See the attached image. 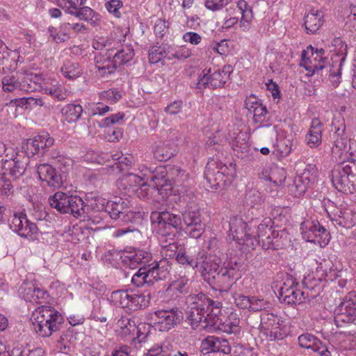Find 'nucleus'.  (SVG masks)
Wrapping results in <instances>:
<instances>
[{
    "mask_svg": "<svg viewBox=\"0 0 356 356\" xmlns=\"http://www.w3.org/2000/svg\"><path fill=\"white\" fill-rule=\"evenodd\" d=\"M323 13L312 9L305 17V26L308 33L317 32L323 23Z\"/></svg>",
    "mask_w": 356,
    "mask_h": 356,
    "instance_id": "obj_31",
    "label": "nucleus"
},
{
    "mask_svg": "<svg viewBox=\"0 0 356 356\" xmlns=\"http://www.w3.org/2000/svg\"><path fill=\"white\" fill-rule=\"evenodd\" d=\"M300 231L303 238L311 243L325 247L330 241V232L318 221L306 219L300 224Z\"/></svg>",
    "mask_w": 356,
    "mask_h": 356,
    "instance_id": "obj_13",
    "label": "nucleus"
},
{
    "mask_svg": "<svg viewBox=\"0 0 356 356\" xmlns=\"http://www.w3.org/2000/svg\"><path fill=\"white\" fill-rule=\"evenodd\" d=\"M332 346L327 343L323 341L317 337L312 342L311 346L308 347L307 350L309 353H313L318 356H332L331 350Z\"/></svg>",
    "mask_w": 356,
    "mask_h": 356,
    "instance_id": "obj_42",
    "label": "nucleus"
},
{
    "mask_svg": "<svg viewBox=\"0 0 356 356\" xmlns=\"http://www.w3.org/2000/svg\"><path fill=\"white\" fill-rule=\"evenodd\" d=\"M63 75L69 79H73L81 74L82 70L79 65L71 60H66L60 70Z\"/></svg>",
    "mask_w": 356,
    "mask_h": 356,
    "instance_id": "obj_50",
    "label": "nucleus"
},
{
    "mask_svg": "<svg viewBox=\"0 0 356 356\" xmlns=\"http://www.w3.org/2000/svg\"><path fill=\"white\" fill-rule=\"evenodd\" d=\"M213 353H221L226 355L229 354L231 353V347L228 341L225 339L215 337Z\"/></svg>",
    "mask_w": 356,
    "mask_h": 356,
    "instance_id": "obj_63",
    "label": "nucleus"
},
{
    "mask_svg": "<svg viewBox=\"0 0 356 356\" xmlns=\"http://www.w3.org/2000/svg\"><path fill=\"white\" fill-rule=\"evenodd\" d=\"M332 182L339 191L353 193L356 189V160L337 164L332 171Z\"/></svg>",
    "mask_w": 356,
    "mask_h": 356,
    "instance_id": "obj_4",
    "label": "nucleus"
},
{
    "mask_svg": "<svg viewBox=\"0 0 356 356\" xmlns=\"http://www.w3.org/2000/svg\"><path fill=\"white\" fill-rule=\"evenodd\" d=\"M137 172H131L123 175L118 181V185L135 193L138 197L145 199L148 197L149 188L156 189L162 193L171 190V182L165 178V171L160 169L153 172L144 165L138 167Z\"/></svg>",
    "mask_w": 356,
    "mask_h": 356,
    "instance_id": "obj_1",
    "label": "nucleus"
},
{
    "mask_svg": "<svg viewBox=\"0 0 356 356\" xmlns=\"http://www.w3.org/2000/svg\"><path fill=\"white\" fill-rule=\"evenodd\" d=\"M322 267L318 266L316 271L308 273L305 275L302 284L306 289L314 291L316 294H318L324 286L325 277Z\"/></svg>",
    "mask_w": 356,
    "mask_h": 356,
    "instance_id": "obj_28",
    "label": "nucleus"
},
{
    "mask_svg": "<svg viewBox=\"0 0 356 356\" xmlns=\"http://www.w3.org/2000/svg\"><path fill=\"white\" fill-rule=\"evenodd\" d=\"M215 166L216 163L213 162H209L207 163L204 170V177L211 184V187L218 188L220 186V182L212 184V181H216L217 179H220L224 172L220 170L215 172Z\"/></svg>",
    "mask_w": 356,
    "mask_h": 356,
    "instance_id": "obj_49",
    "label": "nucleus"
},
{
    "mask_svg": "<svg viewBox=\"0 0 356 356\" xmlns=\"http://www.w3.org/2000/svg\"><path fill=\"white\" fill-rule=\"evenodd\" d=\"M218 272L212 275L211 284L216 285L220 291L227 292L234 282L241 277V266L236 261H229L224 264Z\"/></svg>",
    "mask_w": 356,
    "mask_h": 356,
    "instance_id": "obj_11",
    "label": "nucleus"
},
{
    "mask_svg": "<svg viewBox=\"0 0 356 356\" xmlns=\"http://www.w3.org/2000/svg\"><path fill=\"white\" fill-rule=\"evenodd\" d=\"M61 113L68 122H76L81 117L83 108L80 104H68L63 107Z\"/></svg>",
    "mask_w": 356,
    "mask_h": 356,
    "instance_id": "obj_40",
    "label": "nucleus"
},
{
    "mask_svg": "<svg viewBox=\"0 0 356 356\" xmlns=\"http://www.w3.org/2000/svg\"><path fill=\"white\" fill-rule=\"evenodd\" d=\"M218 323L213 325V327L229 334L238 331L239 319L236 317V314H231L225 321H223L220 313L218 315Z\"/></svg>",
    "mask_w": 356,
    "mask_h": 356,
    "instance_id": "obj_37",
    "label": "nucleus"
},
{
    "mask_svg": "<svg viewBox=\"0 0 356 356\" xmlns=\"http://www.w3.org/2000/svg\"><path fill=\"white\" fill-rule=\"evenodd\" d=\"M286 172L284 168L276 165L271 167L268 179L276 186L283 184L286 179Z\"/></svg>",
    "mask_w": 356,
    "mask_h": 356,
    "instance_id": "obj_53",
    "label": "nucleus"
},
{
    "mask_svg": "<svg viewBox=\"0 0 356 356\" xmlns=\"http://www.w3.org/2000/svg\"><path fill=\"white\" fill-rule=\"evenodd\" d=\"M181 215L183 230L191 238H200L205 229L200 209L196 206L188 205Z\"/></svg>",
    "mask_w": 356,
    "mask_h": 356,
    "instance_id": "obj_14",
    "label": "nucleus"
},
{
    "mask_svg": "<svg viewBox=\"0 0 356 356\" xmlns=\"http://www.w3.org/2000/svg\"><path fill=\"white\" fill-rule=\"evenodd\" d=\"M189 279L184 276H179L175 280L172 281L168 286L166 291L170 294V293H175L176 296L188 292L189 287Z\"/></svg>",
    "mask_w": 356,
    "mask_h": 356,
    "instance_id": "obj_41",
    "label": "nucleus"
},
{
    "mask_svg": "<svg viewBox=\"0 0 356 356\" xmlns=\"http://www.w3.org/2000/svg\"><path fill=\"white\" fill-rule=\"evenodd\" d=\"M298 282L292 277H287L280 290L282 300L288 304H300L305 299L304 292L297 289Z\"/></svg>",
    "mask_w": 356,
    "mask_h": 356,
    "instance_id": "obj_23",
    "label": "nucleus"
},
{
    "mask_svg": "<svg viewBox=\"0 0 356 356\" xmlns=\"http://www.w3.org/2000/svg\"><path fill=\"white\" fill-rule=\"evenodd\" d=\"M144 356H190L185 351H176L172 349V345L165 341L161 345H156L150 348Z\"/></svg>",
    "mask_w": 356,
    "mask_h": 356,
    "instance_id": "obj_32",
    "label": "nucleus"
},
{
    "mask_svg": "<svg viewBox=\"0 0 356 356\" xmlns=\"http://www.w3.org/2000/svg\"><path fill=\"white\" fill-rule=\"evenodd\" d=\"M35 143H38L40 149L49 147L54 144V139L47 132H42L34 138Z\"/></svg>",
    "mask_w": 356,
    "mask_h": 356,
    "instance_id": "obj_64",
    "label": "nucleus"
},
{
    "mask_svg": "<svg viewBox=\"0 0 356 356\" xmlns=\"http://www.w3.org/2000/svg\"><path fill=\"white\" fill-rule=\"evenodd\" d=\"M117 50V52L113 56L117 67L128 63L134 56V49L130 45H123L120 50H118V48Z\"/></svg>",
    "mask_w": 356,
    "mask_h": 356,
    "instance_id": "obj_44",
    "label": "nucleus"
},
{
    "mask_svg": "<svg viewBox=\"0 0 356 356\" xmlns=\"http://www.w3.org/2000/svg\"><path fill=\"white\" fill-rule=\"evenodd\" d=\"M0 150H6L3 144L0 143ZM6 151L5 159L0 164L1 170H3L6 176L17 179L24 175L29 159L23 152H15L13 149H6Z\"/></svg>",
    "mask_w": 356,
    "mask_h": 356,
    "instance_id": "obj_8",
    "label": "nucleus"
},
{
    "mask_svg": "<svg viewBox=\"0 0 356 356\" xmlns=\"http://www.w3.org/2000/svg\"><path fill=\"white\" fill-rule=\"evenodd\" d=\"M67 213H70L74 217H81L85 213L84 202L83 200L77 195H70L67 194Z\"/></svg>",
    "mask_w": 356,
    "mask_h": 356,
    "instance_id": "obj_38",
    "label": "nucleus"
},
{
    "mask_svg": "<svg viewBox=\"0 0 356 356\" xmlns=\"http://www.w3.org/2000/svg\"><path fill=\"white\" fill-rule=\"evenodd\" d=\"M187 318L193 328H206L218 321L222 304L211 300L203 293L190 296L187 298Z\"/></svg>",
    "mask_w": 356,
    "mask_h": 356,
    "instance_id": "obj_2",
    "label": "nucleus"
},
{
    "mask_svg": "<svg viewBox=\"0 0 356 356\" xmlns=\"http://www.w3.org/2000/svg\"><path fill=\"white\" fill-rule=\"evenodd\" d=\"M150 325L145 323H140L136 325L135 336L132 337V339L137 340L138 343L145 341L150 332Z\"/></svg>",
    "mask_w": 356,
    "mask_h": 356,
    "instance_id": "obj_60",
    "label": "nucleus"
},
{
    "mask_svg": "<svg viewBox=\"0 0 356 356\" xmlns=\"http://www.w3.org/2000/svg\"><path fill=\"white\" fill-rule=\"evenodd\" d=\"M232 72L233 67L230 65H225L222 69L205 68L199 76L197 86L200 89L221 88L229 79Z\"/></svg>",
    "mask_w": 356,
    "mask_h": 356,
    "instance_id": "obj_10",
    "label": "nucleus"
},
{
    "mask_svg": "<svg viewBox=\"0 0 356 356\" xmlns=\"http://www.w3.org/2000/svg\"><path fill=\"white\" fill-rule=\"evenodd\" d=\"M171 175L173 176L174 184L177 186H185L188 179V173L179 166H175L171 169Z\"/></svg>",
    "mask_w": 356,
    "mask_h": 356,
    "instance_id": "obj_56",
    "label": "nucleus"
},
{
    "mask_svg": "<svg viewBox=\"0 0 356 356\" xmlns=\"http://www.w3.org/2000/svg\"><path fill=\"white\" fill-rule=\"evenodd\" d=\"M154 157L159 161H165L173 156L175 149L165 143H160L153 147Z\"/></svg>",
    "mask_w": 356,
    "mask_h": 356,
    "instance_id": "obj_47",
    "label": "nucleus"
},
{
    "mask_svg": "<svg viewBox=\"0 0 356 356\" xmlns=\"http://www.w3.org/2000/svg\"><path fill=\"white\" fill-rule=\"evenodd\" d=\"M28 79L37 85V90H41L59 101L65 100L69 95L68 90L61 83L50 77L36 74H31Z\"/></svg>",
    "mask_w": 356,
    "mask_h": 356,
    "instance_id": "obj_15",
    "label": "nucleus"
},
{
    "mask_svg": "<svg viewBox=\"0 0 356 356\" xmlns=\"http://www.w3.org/2000/svg\"><path fill=\"white\" fill-rule=\"evenodd\" d=\"M37 172L40 179L47 182L49 186L58 188L60 186L61 177L51 165L40 164L38 166Z\"/></svg>",
    "mask_w": 356,
    "mask_h": 356,
    "instance_id": "obj_30",
    "label": "nucleus"
},
{
    "mask_svg": "<svg viewBox=\"0 0 356 356\" xmlns=\"http://www.w3.org/2000/svg\"><path fill=\"white\" fill-rule=\"evenodd\" d=\"M247 108L253 112V120L258 124V127H269L270 125V115L266 106L258 102L254 97H250L245 101Z\"/></svg>",
    "mask_w": 356,
    "mask_h": 356,
    "instance_id": "obj_24",
    "label": "nucleus"
},
{
    "mask_svg": "<svg viewBox=\"0 0 356 356\" xmlns=\"http://www.w3.org/2000/svg\"><path fill=\"white\" fill-rule=\"evenodd\" d=\"M351 214L350 208H345L341 209L337 215H335L332 220L341 227L350 228L353 227V224L350 222Z\"/></svg>",
    "mask_w": 356,
    "mask_h": 356,
    "instance_id": "obj_52",
    "label": "nucleus"
},
{
    "mask_svg": "<svg viewBox=\"0 0 356 356\" xmlns=\"http://www.w3.org/2000/svg\"><path fill=\"white\" fill-rule=\"evenodd\" d=\"M309 186L308 181H304L300 178L296 177L293 184L290 186V191L294 196L300 197L306 192Z\"/></svg>",
    "mask_w": 356,
    "mask_h": 356,
    "instance_id": "obj_59",
    "label": "nucleus"
},
{
    "mask_svg": "<svg viewBox=\"0 0 356 356\" xmlns=\"http://www.w3.org/2000/svg\"><path fill=\"white\" fill-rule=\"evenodd\" d=\"M322 123L317 119H313L308 134L306 135L307 143L310 147H316L321 143Z\"/></svg>",
    "mask_w": 356,
    "mask_h": 356,
    "instance_id": "obj_35",
    "label": "nucleus"
},
{
    "mask_svg": "<svg viewBox=\"0 0 356 356\" xmlns=\"http://www.w3.org/2000/svg\"><path fill=\"white\" fill-rule=\"evenodd\" d=\"M120 46L119 42H116L113 40H110L104 37H97L92 42V47L96 50H102L106 49L109 53L117 49Z\"/></svg>",
    "mask_w": 356,
    "mask_h": 356,
    "instance_id": "obj_48",
    "label": "nucleus"
},
{
    "mask_svg": "<svg viewBox=\"0 0 356 356\" xmlns=\"http://www.w3.org/2000/svg\"><path fill=\"white\" fill-rule=\"evenodd\" d=\"M31 74H36V73H26L20 81L18 76L14 74H8L2 79V88L4 92H13L15 90H21L26 92H31L37 90L38 86L34 82H30L28 79Z\"/></svg>",
    "mask_w": 356,
    "mask_h": 356,
    "instance_id": "obj_21",
    "label": "nucleus"
},
{
    "mask_svg": "<svg viewBox=\"0 0 356 356\" xmlns=\"http://www.w3.org/2000/svg\"><path fill=\"white\" fill-rule=\"evenodd\" d=\"M111 56H113V54L111 52L108 53L107 58H103L101 56L95 57V66L102 76H106L113 73L118 67L115 62H114V58H113L112 60L110 59Z\"/></svg>",
    "mask_w": 356,
    "mask_h": 356,
    "instance_id": "obj_39",
    "label": "nucleus"
},
{
    "mask_svg": "<svg viewBox=\"0 0 356 356\" xmlns=\"http://www.w3.org/2000/svg\"><path fill=\"white\" fill-rule=\"evenodd\" d=\"M198 268L204 280L210 283L212 282V275L218 272L219 265L216 261H212L211 257L204 254L203 259L199 260Z\"/></svg>",
    "mask_w": 356,
    "mask_h": 356,
    "instance_id": "obj_36",
    "label": "nucleus"
},
{
    "mask_svg": "<svg viewBox=\"0 0 356 356\" xmlns=\"http://www.w3.org/2000/svg\"><path fill=\"white\" fill-rule=\"evenodd\" d=\"M121 258L125 265L136 268L138 265L147 263L151 259V254L143 250L131 249L124 252Z\"/></svg>",
    "mask_w": 356,
    "mask_h": 356,
    "instance_id": "obj_27",
    "label": "nucleus"
},
{
    "mask_svg": "<svg viewBox=\"0 0 356 356\" xmlns=\"http://www.w3.org/2000/svg\"><path fill=\"white\" fill-rule=\"evenodd\" d=\"M234 301L239 308L248 309L253 312L261 311L267 306V302L263 298L255 296L249 297L242 294L236 295L234 297Z\"/></svg>",
    "mask_w": 356,
    "mask_h": 356,
    "instance_id": "obj_29",
    "label": "nucleus"
},
{
    "mask_svg": "<svg viewBox=\"0 0 356 356\" xmlns=\"http://www.w3.org/2000/svg\"><path fill=\"white\" fill-rule=\"evenodd\" d=\"M204 253L199 252L195 258L188 255L185 252L179 251L175 257L176 261L185 267H191L193 268H198L199 260L202 259Z\"/></svg>",
    "mask_w": 356,
    "mask_h": 356,
    "instance_id": "obj_45",
    "label": "nucleus"
},
{
    "mask_svg": "<svg viewBox=\"0 0 356 356\" xmlns=\"http://www.w3.org/2000/svg\"><path fill=\"white\" fill-rule=\"evenodd\" d=\"M166 272L161 270L159 264H151L140 267L132 276L131 282L137 287H141L145 284H152L155 281L165 277Z\"/></svg>",
    "mask_w": 356,
    "mask_h": 356,
    "instance_id": "obj_17",
    "label": "nucleus"
},
{
    "mask_svg": "<svg viewBox=\"0 0 356 356\" xmlns=\"http://www.w3.org/2000/svg\"><path fill=\"white\" fill-rule=\"evenodd\" d=\"M154 231L161 236L175 235V230H183L180 216L170 211L154 212L151 216Z\"/></svg>",
    "mask_w": 356,
    "mask_h": 356,
    "instance_id": "obj_7",
    "label": "nucleus"
},
{
    "mask_svg": "<svg viewBox=\"0 0 356 356\" xmlns=\"http://www.w3.org/2000/svg\"><path fill=\"white\" fill-rule=\"evenodd\" d=\"M99 96L100 100L106 101L111 104L116 103L122 97L120 92L115 89H110L101 92Z\"/></svg>",
    "mask_w": 356,
    "mask_h": 356,
    "instance_id": "obj_62",
    "label": "nucleus"
},
{
    "mask_svg": "<svg viewBox=\"0 0 356 356\" xmlns=\"http://www.w3.org/2000/svg\"><path fill=\"white\" fill-rule=\"evenodd\" d=\"M322 267L324 273L325 282L333 281L341 276V268L331 261H325L318 266Z\"/></svg>",
    "mask_w": 356,
    "mask_h": 356,
    "instance_id": "obj_46",
    "label": "nucleus"
},
{
    "mask_svg": "<svg viewBox=\"0 0 356 356\" xmlns=\"http://www.w3.org/2000/svg\"><path fill=\"white\" fill-rule=\"evenodd\" d=\"M31 321L36 334L47 337L60 329L63 316L53 307L41 306L33 312Z\"/></svg>",
    "mask_w": 356,
    "mask_h": 356,
    "instance_id": "obj_3",
    "label": "nucleus"
},
{
    "mask_svg": "<svg viewBox=\"0 0 356 356\" xmlns=\"http://www.w3.org/2000/svg\"><path fill=\"white\" fill-rule=\"evenodd\" d=\"M76 339L70 330L63 332L56 343L58 352L68 354L74 348Z\"/></svg>",
    "mask_w": 356,
    "mask_h": 356,
    "instance_id": "obj_34",
    "label": "nucleus"
},
{
    "mask_svg": "<svg viewBox=\"0 0 356 356\" xmlns=\"http://www.w3.org/2000/svg\"><path fill=\"white\" fill-rule=\"evenodd\" d=\"M334 312L337 321L347 323L356 322V293L355 291L348 293Z\"/></svg>",
    "mask_w": 356,
    "mask_h": 356,
    "instance_id": "obj_20",
    "label": "nucleus"
},
{
    "mask_svg": "<svg viewBox=\"0 0 356 356\" xmlns=\"http://www.w3.org/2000/svg\"><path fill=\"white\" fill-rule=\"evenodd\" d=\"M110 300L114 305L131 312L147 307L149 305L150 297L149 294L134 293L128 290H118L112 292Z\"/></svg>",
    "mask_w": 356,
    "mask_h": 356,
    "instance_id": "obj_6",
    "label": "nucleus"
},
{
    "mask_svg": "<svg viewBox=\"0 0 356 356\" xmlns=\"http://www.w3.org/2000/svg\"><path fill=\"white\" fill-rule=\"evenodd\" d=\"M229 229L228 238L236 241L239 249L243 251L253 250L259 245V241L255 236L251 237L253 232L248 227L247 223L238 216H233L229 222Z\"/></svg>",
    "mask_w": 356,
    "mask_h": 356,
    "instance_id": "obj_5",
    "label": "nucleus"
},
{
    "mask_svg": "<svg viewBox=\"0 0 356 356\" xmlns=\"http://www.w3.org/2000/svg\"><path fill=\"white\" fill-rule=\"evenodd\" d=\"M317 173L316 165L310 163L305 166L303 172L298 176V177L300 178L304 181H308V184H310L316 181Z\"/></svg>",
    "mask_w": 356,
    "mask_h": 356,
    "instance_id": "obj_58",
    "label": "nucleus"
},
{
    "mask_svg": "<svg viewBox=\"0 0 356 356\" xmlns=\"http://www.w3.org/2000/svg\"><path fill=\"white\" fill-rule=\"evenodd\" d=\"M9 226L13 232L22 237L29 240H34L37 238L38 229L36 225L29 221L24 213H13L10 217Z\"/></svg>",
    "mask_w": 356,
    "mask_h": 356,
    "instance_id": "obj_18",
    "label": "nucleus"
},
{
    "mask_svg": "<svg viewBox=\"0 0 356 356\" xmlns=\"http://www.w3.org/2000/svg\"><path fill=\"white\" fill-rule=\"evenodd\" d=\"M260 327L261 332L270 341L282 340L289 333L286 323L272 313L264 312L261 314Z\"/></svg>",
    "mask_w": 356,
    "mask_h": 356,
    "instance_id": "obj_9",
    "label": "nucleus"
},
{
    "mask_svg": "<svg viewBox=\"0 0 356 356\" xmlns=\"http://www.w3.org/2000/svg\"><path fill=\"white\" fill-rule=\"evenodd\" d=\"M168 59L175 58L177 59H186L191 56V49L185 45L177 47L175 49L168 48Z\"/></svg>",
    "mask_w": 356,
    "mask_h": 356,
    "instance_id": "obj_57",
    "label": "nucleus"
},
{
    "mask_svg": "<svg viewBox=\"0 0 356 356\" xmlns=\"http://www.w3.org/2000/svg\"><path fill=\"white\" fill-rule=\"evenodd\" d=\"M323 49L314 51L312 47H308L302 53L300 66L303 67L309 74L312 75L318 73L325 67L326 58L324 56Z\"/></svg>",
    "mask_w": 356,
    "mask_h": 356,
    "instance_id": "obj_19",
    "label": "nucleus"
},
{
    "mask_svg": "<svg viewBox=\"0 0 356 356\" xmlns=\"http://www.w3.org/2000/svg\"><path fill=\"white\" fill-rule=\"evenodd\" d=\"M19 296L27 302L35 304L45 302L49 294L47 291L33 282H24L18 289Z\"/></svg>",
    "mask_w": 356,
    "mask_h": 356,
    "instance_id": "obj_22",
    "label": "nucleus"
},
{
    "mask_svg": "<svg viewBox=\"0 0 356 356\" xmlns=\"http://www.w3.org/2000/svg\"><path fill=\"white\" fill-rule=\"evenodd\" d=\"M152 319L155 330L168 332L182 321L183 313L177 307L159 309L152 314Z\"/></svg>",
    "mask_w": 356,
    "mask_h": 356,
    "instance_id": "obj_12",
    "label": "nucleus"
},
{
    "mask_svg": "<svg viewBox=\"0 0 356 356\" xmlns=\"http://www.w3.org/2000/svg\"><path fill=\"white\" fill-rule=\"evenodd\" d=\"M337 337L342 348L351 349L356 346V332H341Z\"/></svg>",
    "mask_w": 356,
    "mask_h": 356,
    "instance_id": "obj_51",
    "label": "nucleus"
},
{
    "mask_svg": "<svg viewBox=\"0 0 356 356\" xmlns=\"http://www.w3.org/2000/svg\"><path fill=\"white\" fill-rule=\"evenodd\" d=\"M232 145L234 150L245 152L248 149V138L245 133L238 132L232 141Z\"/></svg>",
    "mask_w": 356,
    "mask_h": 356,
    "instance_id": "obj_54",
    "label": "nucleus"
},
{
    "mask_svg": "<svg viewBox=\"0 0 356 356\" xmlns=\"http://www.w3.org/2000/svg\"><path fill=\"white\" fill-rule=\"evenodd\" d=\"M273 221L270 218H265L257 226L256 231L250 229V232H253L251 237L255 236L259 241V244L261 243V245L265 249H269L273 247V241L270 238V234H273L271 227Z\"/></svg>",
    "mask_w": 356,
    "mask_h": 356,
    "instance_id": "obj_25",
    "label": "nucleus"
},
{
    "mask_svg": "<svg viewBox=\"0 0 356 356\" xmlns=\"http://www.w3.org/2000/svg\"><path fill=\"white\" fill-rule=\"evenodd\" d=\"M73 15L92 24H94L97 19L95 11L88 6L79 8Z\"/></svg>",
    "mask_w": 356,
    "mask_h": 356,
    "instance_id": "obj_55",
    "label": "nucleus"
},
{
    "mask_svg": "<svg viewBox=\"0 0 356 356\" xmlns=\"http://www.w3.org/2000/svg\"><path fill=\"white\" fill-rule=\"evenodd\" d=\"M168 51H166L164 47H153L149 52V60L151 63H157L163 58H168Z\"/></svg>",
    "mask_w": 356,
    "mask_h": 356,
    "instance_id": "obj_61",
    "label": "nucleus"
},
{
    "mask_svg": "<svg viewBox=\"0 0 356 356\" xmlns=\"http://www.w3.org/2000/svg\"><path fill=\"white\" fill-rule=\"evenodd\" d=\"M67 193L56 192L49 197V204L51 208L56 209L60 213H67Z\"/></svg>",
    "mask_w": 356,
    "mask_h": 356,
    "instance_id": "obj_43",
    "label": "nucleus"
},
{
    "mask_svg": "<svg viewBox=\"0 0 356 356\" xmlns=\"http://www.w3.org/2000/svg\"><path fill=\"white\" fill-rule=\"evenodd\" d=\"M95 205L92 207L98 211L108 213L113 219H117L120 216H133V212L128 211V204L125 200L120 197H115L113 200L106 201L101 197H96L95 200Z\"/></svg>",
    "mask_w": 356,
    "mask_h": 356,
    "instance_id": "obj_16",
    "label": "nucleus"
},
{
    "mask_svg": "<svg viewBox=\"0 0 356 356\" xmlns=\"http://www.w3.org/2000/svg\"><path fill=\"white\" fill-rule=\"evenodd\" d=\"M237 8L241 15L239 22L240 29L243 31H248L251 28L252 21L254 18L252 9L244 0H240L237 2Z\"/></svg>",
    "mask_w": 356,
    "mask_h": 356,
    "instance_id": "obj_33",
    "label": "nucleus"
},
{
    "mask_svg": "<svg viewBox=\"0 0 356 356\" xmlns=\"http://www.w3.org/2000/svg\"><path fill=\"white\" fill-rule=\"evenodd\" d=\"M113 330L117 336L122 339H130L135 336L136 323L134 320L126 316H120L115 319Z\"/></svg>",
    "mask_w": 356,
    "mask_h": 356,
    "instance_id": "obj_26",
    "label": "nucleus"
}]
</instances>
